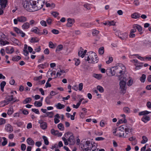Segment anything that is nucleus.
<instances>
[{
	"instance_id": "obj_12",
	"label": "nucleus",
	"mask_w": 151,
	"mask_h": 151,
	"mask_svg": "<svg viewBox=\"0 0 151 151\" xmlns=\"http://www.w3.org/2000/svg\"><path fill=\"white\" fill-rule=\"evenodd\" d=\"M67 21L66 26L68 27H71L75 22V20L73 19L69 18L68 19Z\"/></svg>"
},
{
	"instance_id": "obj_34",
	"label": "nucleus",
	"mask_w": 151,
	"mask_h": 151,
	"mask_svg": "<svg viewBox=\"0 0 151 151\" xmlns=\"http://www.w3.org/2000/svg\"><path fill=\"white\" fill-rule=\"evenodd\" d=\"M40 39L37 37H33L31 38L30 42L31 43L37 42Z\"/></svg>"
},
{
	"instance_id": "obj_25",
	"label": "nucleus",
	"mask_w": 151,
	"mask_h": 151,
	"mask_svg": "<svg viewBox=\"0 0 151 151\" xmlns=\"http://www.w3.org/2000/svg\"><path fill=\"white\" fill-rule=\"evenodd\" d=\"M9 42L5 40L0 39V45L1 46H4L6 45H9Z\"/></svg>"
},
{
	"instance_id": "obj_43",
	"label": "nucleus",
	"mask_w": 151,
	"mask_h": 151,
	"mask_svg": "<svg viewBox=\"0 0 151 151\" xmlns=\"http://www.w3.org/2000/svg\"><path fill=\"white\" fill-rule=\"evenodd\" d=\"M142 140L141 141L142 144H144L148 140L147 138L145 136H142Z\"/></svg>"
},
{
	"instance_id": "obj_31",
	"label": "nucleus",
	"mask_w": 151,
	"mask_h": 151,
	"mask_svg": "<svg viewBox=\"0 0 151 151\" xmlns=\"http://www.w3.org/2000/svg\"><path fill=\"white\" fill-rule=\"evenodd\" d=\"M65 71L64 70H60L57 72L56 75L57 77H60V76L64 75L65 73Z\"/></svg>"
},
{
	"instance_id": "obj_14",
	"label": "nucleus",
	"mask_w": 151,
	"mask_h": 151,
	"mask_svg": "<svg viewBox=\"0 0 151 151\" xmlns=\"http://www.w3.org/2000/svg\"><path fill=\"white\" fill-rule=\"evenodd\" d=\"M18 22H20L24 23L27 21V19L26 17L24 16H21L18 17Z\"/></svg>"
},
{
	"instance_id": "obj_16",
	"label": "nucleus",
	"mask_w": 151,
	"mask_h": 151,
	"mask_svg": "<svg viewBox=\"0 0 151 151\" xmlns=\"http://www.w3.org/2000/svg\"><path fill=\"white\" fill-rule=\"evenodd\" d=\"M131 62L132 63H135V65L137 67H140L142 66L143 63H140L138 62L137 60L134 59L130 60Z\"/></svg>"
},
{
	"instance_id": "obj_63",
	"label": "nucleus",
	"mask_w": 151,
	"mask_h": 151,
	"mask_svg": "<svg viewBox=\"0 0 151 151\" xmlns=\"http://www.w3.org/2000/svg\"><path fill=\"white\" fill-rule=\"evenodd\" d=\"M13 112V109L12 108H10L8 110L7 114L8 115H11Z\"/></svg>"
},
{
	"instance_id": "obj_30",
	"label": "nucleus",
	"mask_w": 151,
	"mask_h": 151,
	"mask_svg": "<svg viewBox=\"0 0 151 151\" xmlns=\"http://www.w3.org/2000/svg\"><path fill=\"white\" fill-rule=\"evenodd\" d=\"M60 118V116L58 114H56L54 116V121L55 124H57L60 121L59 119Z\"/></svg>"
},
{
	"instance_id": "obj_40",
	"label": "nucleus",
	"mask_w": 151,
	"mask_h": 151,
	"mask_svg": "<svg viewBox=\"0 0 151 151\" xmlns=\"http://www.w3.org/2000/svg\"><path fill=\"white\" fill-rule=\"evenodd\" d=\"M127 122V120L126 118L122 119H119L117 122V124H120L122 123H126Z\"/></svg>"
},
{
	"instance_id": "obj_45",
	"label": "nucleus",
	"mask_w": 151,
	"mask_h": 151,
	"mask_svg": "<svg viewBox=\"0 0 151 151\" xmlns=\"http://www.w3.org/2000/svg\"><path fill=\"white\" fill-rule=\"evenodd\" d=\"M73 60L75 62V65L76 66H78L80 63V60L79 59L74 58Z\"/></svg>"
},
{
	"instance_id": "obj_37",
	"label": "nucleus",
	"mask_w": 151,
	"mask_h": 151,
	"mask_svg": "<svg viewBox=\"0 0 151 151\" xmlns=\"http://www.w3.org/2000/svg\"><path fill=\"white\" fill-rule=\"evenodd\" d=\"M34 104L36 107H40L42 106V104L41 101H36L35 102Z\"/></svg>"
},
{
	"instance_id": "obj_53",
	"label": "nucleus",
	"mask_w": 151,
	"mask_h": 151,
	"mask_svg": "<svg viewBox=\"0 0 151 151\" xmlns=\"http://www.w3.org/2000/svg\"><path fill=\"white\" fill-rule=\"evenodd\" d=\"M42 138L44 140L45 144L46 145H48L49 144V141L48 140L47 138L45 136H43L42 137Z\"/></svg>"
},
{
	"instance_id": "obj_10",
	"label": "nucleus",
	"mask_w": 151,
	"mask_h": 151,
	"mask_svg": "<svg viewBox=\"0 0 151 151\" xmlns=\"http://www.w3.org/2000/svg\"><path fill=\"white\" fill-rule=\"evenodd\" d=\"M87 52V50H84L83 49L81 48L78 52V55L82 58H83L84 56L85 57V54Z\"/></svg>"
},
{
	"instance_id": "obj_2",
	"label": "nucleus",
	"mask_w": 151,
	"mask_h": 151,
	"mask_svg": "<svg viewBox=\"0 0 151 151\" xmlns=\"http://www.w3.org/2000/svg\"><path fill=\"white\" fill-rule=\"evenodd\" d=\"M91 143L89 141H87L83 143L80 144L81 148L85 151H91Z\"/></svg>"
},
{
	"instance_id": "obj_5",
	"label": "nucleus",
	"mask_w": 151,
	"mask_h": 151,
	"mask_svg": "<svg viewBox=\"0 0 151 151\" xmlns=\"http://www.w3.org/2000/svg\"><path fill=\"white\" fill-rule=\"evenodd\" d=\"M125 80H123L122 81L121 80L119 83L121 92L123 94L125 93L126 90V88L125 86L126 82Z\"/></svg>"
},
{
	"instance_id": "obj_26",
	"label": "nucleus",
	"mask_w": 151,
	"mask_h": 151,
	"mask_svg": "<svg viewBox=\"0 0 151 151\" xmlns=\"http://www.w3.org/2000/svg\"><path fill=\"white\" fill-rule=\"evenodd\" d=\"M46 6L47 7H50L51 8H53L55 7V4L53 3H50L47 2L45 3Z\"/></svg>"
},
{
	"instance_id": "obj_41",
	"label": "nucleus",
	"mask_w": 151,
	"mask_h": 151,
	"mask_svg": "<svg viewBox=\"0 0 151 151\" xmlns=\"http://www.w3.org/2000/svg\"><path fill=\"white\" fill-rule=\"evenodd\" d=\"M132 128L131 127L126 125V127L125 129V131L127 134H128L127 132H131V130H132Z\"/></svg>"
},
{
	"instance_id": "obj_11",
	"label": "nucleus",
	"mask_w": 151,
	"mask_h": 151,
	"mask_svg": "<svg viewBox=\"0 0 151 151\" xmlns=\"http://www.w3.org/2000/svg\"><path fill=\"white\" fill-rule=\"evenodd\" d=\"M133 27L134 29H137L140 34H142V28L140 25L137 24H134L133 25Z\"/></svg>"
},
{
	"instance_id": "obj_22",
	"label": "nucleus",
	"mask_w": 151,
	"mask_h": 151,
	"mask_svg": "<svg viewBox=\"0 0 151 151\" xmlns=\"http://www.w3.org/2000/svg\"><path fill=\"white\" fill-rule=\"evenodd\" d=\"M30 27L29 24L28 22L24 23L22 26V28L24 30H26Z\"/></svg>"
},
{
	"instance_id": "obj_48",
	"label": "nucleus",
	"mask_w": 151,
	"mask_h": 151,
	"mask_svg": "<svg viewBox=\"0 0 151 151\" xmlns=\"http://www.w3.org/2000/svg\"><path fill=\"white\" fill-rule=\"evenodd\" d=\"M51 96H47L45 99V101L47 104H50V99H51Z\"/></svg>"
},
{
	"instance_id": "obj_4",
	"label": "nucleus",
	"mask_w": 151,
	"mask_h": 151,
	"mask_svg": "<svg viewBox=\"0 0 151 151\" xmlns=\"http://www.w3.org/2000/svg\"><path fill=\"white\" fill-rule=\"evenodd\" d=\"M32 3V1L30 2L26 1L23 4L24 8L29 12H33V5Z\"/></svg>"
},
{
	"instance_id": "obj_36",
	"label": "nucleus",
	"mask_w": 151,
	"mask_h": 151,
	"mask_svg": "<svg viewBox=\"0 0 151 151\" xmlns=\"http://www.w3.org/2000/svg\"><path fill=\"white\" fill-rule=\"evenodd\" d=\"M63 48V46L62 45H58L56 48L55 52L57 53H58L59 52L62 50Z\"/></svg>"
},
{
	"instance_id": "obj_50",
	"label": "nucleus",
	"mask_w": 151,
	"mask_h": 151,
	"mask_svg": "<svg viewBox=\"0 0 151 151\" xmlns=\"http://www.w3.org/2000/svg\"><path fill=\"white\" fill-rule=\"evenodd\" d=\"M21 59V57L19 56H14L12 57V60L14 61H18Z\"/></svg>"
},
{
	"instance_id": "obj_33",
	"label": "nucleus",
	"mask_w": 151,
	"mask_h": 151,
	"mask_svg": "<svg viewBox=\"0 0 151 151\" xmlns=\"http://www.w3.org/2000/svg\"><path fill=\"white\" fill-rule=\"evenodd\" d=\"M128 34L127 33L125 32L120 35L119 37L122 40H125L127 37Z\"/></svg>"
},
{
	"instance_id": "obj_6",
	"label": "nucleus",
	"mask_w": 151,
	"mask_h": 151,
	"mask_svg": "<svg viewBox=\"0 0 151 151\" xmlns=\"http://www.w3.org/2000/svg\"><path fill=\"white\" fill-rule=\"evenodd\" d=\"M95 57L94 55H93V52L90 51L88 52L86 55L85 57V59L86 61H87L88 63L92 62V59L93 57Z\"/></svg>"
},
{
	"instance_id": "obj_54",
	"label": "nucleus",
	"mask_w": 151,
	"mask_h": 151,
	"mask_svg": "<svg viewBox=\"0 0 151 151\" xmlns=\"http://www.w3.org/2000/svg\"><path fill=\"white\" fill-rule=\"evenodd\" d=\"M58 129L61 131L64 130V127L62 123H60L58 125Z\"/></svg>"
},
{
	"instance_id": "obj_17",
	"label": "nucleus",
	"mask_w": 151,
	"mask_h": 151,
	"mask_svg": "<svg viewBox=\"0 0 151 151\" xmlns=\"http://www.w3.org/2000/svg\"><path fill=\"white\" fill-rule=\"evenodd\" d=\"M93 55H94L95 57H93L92 59V62L90 63H97L99 61L98 58L97 57L96 54L94 52H93Z\"/></svg>"
},
{
	"instance_id": "obj_3",
	"label": "nucleus",
	"mask_w": 151,
	"mask_h": 151,
	"mask_svg": "<svg viewBox=\"0 0 151 151\" xmlns=\"http://www.w3.org/2000/svg\"><path fill=\"white\" fill-rule=\"evenodd\" d=\"M32 4L33 5V12L37 11L43 7V4L41 2H37V3L36 1L33 0Z\"/></svg>"
},
{
	"instance_id": "obj_38",
	"label": "nucleus",
	"mask_w": 151,
	"mask_h": 151,
	"mask_svg": "<svg viewBox=\"0 0 151 151\" xmlns=\"http://www.w3.org/2000/svg\"><path fill=\"white\" fill-rule=\"evenodd\" d=\"M98 149L97 148L96 144H92L91 143V151H98Z\"/></svg>"
},
{
	"instance_id": "obj_51",
	"label": "nucleus",
	"mask_w": 151,
	"mask_h": 151,
	"mask_svg": "<svg viewBox=\"0 0 151 151\" xmlns=\"http://www.w3.org/2000/svg\"><path fill=\"white\" fill-rule=\"evenodd\" d=\"M51 133L52 134L56 136L58 134V130H55L53 129H51Z\"/></svg>"
},
{
	"instance_id": "obj_56",
	"label": "nucleus",
	"mask_w": 151,
	"mask_h": 151,
	"mask_svg": "<svg viewBox=\"0 0 151 151\" xmlns=\"http://www.w3.org/2000/svg\"><path fill=\"white\" fill-rule=\"evenodd\" d=\"M2 139L4 140V141L2 142V145L3 146H4L7 144V141L5 137H2Z\"/></svg>"
},
{
	"instance_id": "obj_24",
	"label": "nucleus",
	"mask_w": 151,
	"mask_h": 151,
	"mask_svg": "<svg viewBox=\"0 0 151 151\" xmlns=\"http://www.w3.org/2000/svg\"><path fill=\"white\" fill-rule=\"evenodd\" d=\"M140 14L137 12H135L131 15V17L133 19H137L140 17Z\"/></svg>"
},
{
	"instance_id": "obj_35",
	"label": "nucleus",
	"mask_w": 151,
	"mask_h": 151,
	"mask_svg": "<svg viewBox=\"0 0 151 151\" xmlns=\"http://www.w3.org/2000/svg\"><path fill=\"white\" fill-rule=\"evenodd\" d=\"M151 113V112L149 111H147L145 110L143 111L140 112L139 113V116L144 115V116H145V115Z\"/></svg>"
},
{
	"instance_id": "obj_49",
	"label": "nucleus",
	"mask_w": 151,
	"mask_h": 151,
	"mask_svg": "<svg viewBox=\"0 0 151 151\" xmlns=\"http://www.w3.org/2000/svg\"><path fill=\"white\" fill-rule=\"evenodd\" d=\"M104 47H100L99 50V53L100 55H102L104 53Z\"/></svg>"
},
{
	"instance_id": "obj_39",
	"label": "nucleus",
	"mask_w": 151,
	"mask_h": 151,
	"mask_svg": "<svg viewBox=\"0 0 151 151\" xmlns=\"http://www.w3.org/2000/svg\"><path fill=\"white\" fill-rule=\"evenodd\" d=\"M32 100V99L31 98H27L23 101V103L24 104L29 103Z\"/></svg>"
},
{
	"instance_id": "obj_15",
	"label": "nucleus",
	"mask_w": 151,
	"mask_h": 151,
	"mask_svg": "<svg viewBox=\"0 0 151 151\" xmlns=\"http://www.w3.org/2000/svg\"><path fill=\"white\" fill-rule=\"evenodd\" d=\"M5 129L6 131L8 132H11L13 131L12 126L9 124L6 125Z\"/></svg>"
},
{
	"instance_id": "obj_19",
	"label": "nucleus",
	"mask_w": 151,
	"mask_h": 151,
	"mask_svg": "<svg viewBox=\"0 0 151 151\" xmlns=\"http://www.w3.org/2000/svg\"><path fill=\"white\" fill-rule=\"evenodd\" d=\"M7 0H0V5L2 8H5L6 6Z\"/></svg>"
},
{
	"instance_id": "obj_13",
	"label": "nucleus",
	"mask_w": 151,
	"mask_h": 151,
	"mask_svg": "<svg viewBox=\"0 0 151 151\" xmlns=\"http://www.w3.org/2000/svg\"><path fill=\"white\" fill-rule=\"evenodd\" d=\"M5 51L7 53L11 54L14 52V49L12 47L7 46L6 48Z\"/></svg>"
},
{
	"instance_id": "obj_27",
	"label": "nucleus",
	"mask_w": 151,
	"mask_h": 151,
	"mask_svg": "<svg viewBox=\"0 0 151 151\" xmlns=\"http://www.w3.org/2000/svg\"><path fill=\"white\" fill-rule=\"evenodd\" d=\"M55 106L57 109H60L65 108L64 105L61 104L60 103H58L55 105Z\"/></svg>"
},
{
	"instance_id": "obj_60",
	"label": "nucleus",
	"mask_w": 151,
	"mask_h": 151,
	"mask_svg": "<svg viewBox=\"0 0 151 151\" xmlns=\"http://www.w3.org/2000/svg\"><path fill=\"white\" fill-rule=\"evenodd\" d=\"M97 89L101 93H102L104 91V89L102 87L100 86H97Z\"/></svg>"
},
{
	"instance_id": "obj_32",
	"label": "nucleus",
	"mask_w": 151,
	"mask_h": 151,
	"mask_svg": "<svg viewBox=\"0 0 151 151\" xmlns=\"http://www.w3.org/2000/svg\"><path fill=\"white\" fill-rule=\"evenodd\" d=\"M40 126L42 129H46L47 127V124L45 122H42L40 123Z\"/></svg>"
},
{
	"instance_id": "obj_1",
	"label": "nucleus",
	"mask_w": 151,
	"mask_h": 151,
	"mask_svg": "<svg viewBox=\"0 0 151 151\" xmlns=\"http://www.w3.org/2000/svg\"><path fill=\"white\" fill-rule=\"evenodd\" d=\"M123 68H122L121 66L119 65L112 67V68L107 69L106 70L107 73L109 76H112L114 75L116 73L118 76H120L123 74L122 69H124L125 67L123 66Z\"/></svg>"
},
{
	"instance_id": "obj_28",
	"label": "nucleus",
	"mask_w": 151,
	"mask_h": 151,
	"mask_svg": "<svg viewBox=\"0 0 151 151\" xmlns=\"http://www.w3.org/2000/svg\"><path fill=\"white\" fill-rule=\"evenodd\" d=\"M12 42L14 44V45L20 46L21 45L20 42L17 39L13 38L12 39Z\"/></svg>"
},
{
	"instance_id": "obj_52",
	"label": "nucleus",
	"mask_w": 151,
	"mask_h": 151,
	"mask_svg": "<svg viewBox=\"0 0 151 151\" xmlns=\"http://www.w3.org/2000/svg\"><path fill=\"white\" fill-rule=\"evenodd\" d=\"M99 31L96 29H93L92 31V34L94 36H97L99 33Z\"/></svg>"
},
{
	"instance_id": "obj_9",
	"label": "nucleus",
	"mask_w": 151,
	"mask_h": 151,
	"mask_svg": "<svg viewBox=\"0 0 151 151\" xmlns=\"http://www.w3.org/2000/svg\"><path fill=\"white\" fill-rule=\"evenodd\" d=\"M14 31L18 34H19L22 37H24L25 36V34L21 30L15 27L14 29Z\"/></svg>"
},
{
	"instance_id": "obj_29",
	"label": "nucleus",
	"mask_w": 151,
	"mask_h": 151,
	"mask_svg": "<svg viewBox=\"0 0 151 151\" xmlns=\"http://www.w3.org/2000/svg\"><path fill=\"white\" fill-rule=\"evenodd\" d=\"M150 119V117L149 116H144L141 119L142 121L145 123H147L148 121H149Z\"/></svg>"
},
{
	"instance_id": "obj_18",
	"label": "nucleus",
	"mask_w": 151,
	"mask_h": 151,
	"mask_svg": "<svg viewBox=\"0 0 151 151\" xmlns=\"http://www.w3.org/2000/svg\"><path fill=\"white\" fill-rule=\"evenodd\" d=\"M30 31L40 35V30L37 27H34L30 30Z\"/></svg>"
},
{
	"instance_id": "obj_64",
	"label": "nucleus",
	"mask_w": 151,
	"mask_h": 151,
	"mask_svg": "<svg viewBox=\"0 0 151 151\" xmlns=\"http://www.w3.org/2000/svg\"><path fill=\"white\" fill-rule=\"evenodd\" d=\"M133 83V81L132 79H130L127 83V85L128 86H131Z\"/></svg>"
},
{
	"instance_id": "obj_44",
	"label": "nucleus",
	"mask_w": 151,
	"mask_h": 151,
	"mask_svg": "<svg viewBox=\"0 0 151 151\" xmlns=\"http://www.w3.org/2000/svg\"><path fill=\"white\" fill-rule=\"evenodd\" d=\"M6 84V82L4 81L2 82L0 84L1 89V91H4V87Z\"/></svg>"
},
{
	"instance_id": "obj_42",
	"label": "nucleus",
	"mask_w": 151,
	"mask_h": 151,
	"mask_svg": "<svg viewBox=\"0 0 151 151\" xmlns=\"http://www.w3.org/2000/svg\"><path fill=\"white\" fill-rule=\"evenodd\" d=\"M126 127V124L123 125L119 127L118 130L121 132H124V131H125V129Z\"/></svg>"
},
{
	"instance_id": "obj_62",
	"label": "nucleus",
	"mask_w": 151,
	"mask_h": 151,
	"mask_svg": "<svg viewBox=\"0 0 151 151\" xmlns=\"http://www.w3.org/2000/svg\"><path fill=\"white\" fill-rule=\"evenodd\" d=\"M84 6L87 9H90L91 8V4L88 3L85 4Z\"/></svg>"
},
{
	"instance_id": "obj_7",
	"label": "nucleus",
	"mask_w": 151,
	"mask_h": 151,
	"mask_svg": "<svg viewBox=\"0 0 151 151\" xmlns=\"http://www.w3.org/2000/svg\"><path fill=\"white\" fill-rule=\"evenodd\" d=\"M65 135L69 136L68 140L70 145H73L75 142V139L73 134L71 132H68Z\"/></svg>"
},
{
	"instance_id": "obj_46",
	"label": "nucleus",
	"mask_w": 151,
	"mask_h": 151,
	"mask_svg": "<svg viewBox=\"0 0 151 151\" xmlns=\"http://www.w3.org/2000/svg\"><path fill=\"white\" fill-rule=\"evenodd\" d=\"M7 103L5 100L0 102V107H3L7 105Z\"/></svg>"
},
{
	"instance_id": "obj_23",
	"label": "nucleus",
	"mask_w": 151,
	"mask_h": 151,
	"mask_svg": "<svg viewBox=\"0 0 151 151\" xmlns=\"http://www.w3.org/2000/svg\"><path fill=\"white\" fill-rule=\"evenodd\" d=\"M27 143L30 145H34L35 144V142L30 137H29L27 139Z\"/></svg>"
},
{
	"instance_id": "obj_55",
	"label": "nucleus",
	"mask_w": 151,
	"mask_h": 151,
	"mask_svg": "<svg viewBox=\"0 0 151 151\" xmlns=\"http://www.w3.org/2000/svg\"><path fill=\"white\" fill-rule=\"evenodd\" d=\"M123 110L124 112L127 113H129L130 112V109L127 107H124L123 108Z\"/></svg>"
},
{
	"instance_id": "obj_59",
	"label": "nucleus",
	"mask_w": 151,
	"mask_h": 151,
	"mask_svg": "<svg viewBox=\"0 0 151 151\" xmlns=\"http://www.w3.org/2000/svg\"><path fill=\"white\" fill-rule=\"evenodd\" d=\"M132 55L135 56L137 58L142 61H144L145 60V59L144 57L139 56L138 54L133 55Z\"/></svg>"
},
{
	"instance_id": "obj_58",
	"label": "nucleus",
	"mask_w": 151,
	"mask_h": 151,
	"mask_svg": "<svg viewBox=\"0 0 151 151\" xmlns=\"http://www.w3.org/2000/svg\"><path fill=\"white\" fill-rule=\"evenodd\" d=\"M93 76L98 79H100L102 77L101 75L99 74H94Z\"/></svg>"
},
{
	"instance_id": "obj_47",
	"label": "nucleus",
	"mask_w": 151,
	"mask_h": 151,
	"mask_svg": "<svg viewBox=\"0 0 151 151\" xmlns=\"http://www.w3.org/2000/svg\"><path fill=\"white\" fill-rule=\"evenodd\" d=\"M146 78V76L145 75L143 74L142 75V76L140 78V81L142 83L145 82Z\"/></svg>"
},
{
	"instance_id": "obj_8",
	"label": "nucleus",
	"mask_w": 151,
	"mask_h": 151,
	"mask_svg": "<svg viewBox=\"0 0 151 151\" xmlns=\"http://www.w3.org/2000/svg\"><path fill=\"white\" fill-rule=\"evenodd\" d=\"M5 100L8 103V104H9V102L11 101H12L14 102L18 101V100L16 97H14L13 95L7 96L6 97Z\"/></svg>"
},
{
	"instance_id": "obj_21",
	"label": "nucleus",
	"mask_w": 151,
	"mask_h": 151,
	"mask_svg": "<svg viewBox=\"0 0 151 151\" xmlns=\"http://www.w3.org/2000/svg\"><path fill=\"white\" fill-rule=\"evenodd\" d=\"M27 45L26 44L24 45L23 50V54L25 56H27L29 55V52L27 50Z\"/></svg>"
},
{
	"instance_id": "obj_57",
	"label": "nucleus",
	"mask_w": 151,
	"mask_h": 151,
	"mask_svg": "<svg viewBox=\"0 0 151 151\" xmlns=\"http://www.w3.org/2000/svg\"><path fill=\"white\" fill-rule=\"evenodd\" d=\"M46 115L47 117L52 118L53 116V113L52 112H47L46 113Z\"/></svg>"
},
{
	"instance_id": "obj_20",
	"label": "nucleus",
	"mask_w": 151,
	"mask_h": 151,
	"mask_svg": "<svg viewBox=\"0 0 151 151\" xmlns=\"http://www.w3.org/2000/svg\"><path fill=\"white\" fill-rule=\"evenodd\" d=\"M49 66V63L47 62H45L43 64H41L39 65L38 66V67L39 69H44L48 67Z\"/></svg>"
},
{
	"instance_id": "obj_61",
	"label": "nucleus",
	"mask_w": 151,
	"mask_h": 151,
	"mask_svg": "<svg viewBox=\"0 0 151 151\" xmlns=\"http://www.w3.org/2000/svg\"><path fill=\"white\" fill-rule=\"evenodd\" d=\"M49 47L51 48L54 49L55 48V46L53 44V42L51 41H50L49 43Z\"/></svg>"
}]
</instances>
